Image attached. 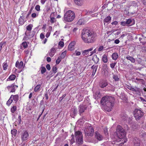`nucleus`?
Segmentation results:
<instances>
[{"instance_id": "nucleus-64", "label": "nucleus", "mask_w": 146, "mask_h": 146, "mask_svg": "<svg viewBox=\"0 0 146 146\" xmlns=\"http://www.w3.org/2000/svg\"><path fill=\"white\" fill-rule=\"evenodd\" d=\"M115 43L116 44H118L119 42V41L118 39H116L115 40Z\"/></svg>"}, {"instance_id": "nucleus-3", "label": "nucleus", "mask_w": 146, "mask_h": 146, "mask_svg": "<svg viewBox=\"0 0 146 146\" xmlns=\"http://www.w3.org/2000/svg\"><path fill=\"white\" fill-rule=\"evenodd\" d=\"M75 13L73 11L69 10L65 13L64 16V19L65 21L70 22L72 21L75 17Z\"/></svg>"}, {"instance_id": "nucleus-9", "label": "nucleus", "mask_w": 146, "mask_h": 146, "mask_svg": "<svg viewBox=\"0 0 146 146\" xmlns=\"http://www.w3.org/2000/svg\"><path fill=\"white\" fill-rule=\"evenodd\" d=\"M29 134L26 131H23L21 133V138L23 141L27 140L28 138Z\"/></svg>"}, {"instance_id": "nucleus-20", "label": "nucleus", "mask_w": 146, "mask_h": 146, "mask_svg": "<svg viewBox=\"0 0 146 146\" xmlns=\"http://www.w3.org/2000/svg\"><path fill=\"white\" fill-rule=\"evenodd\" d=\"M75 3L78 6H81L83 4L82 0H74Z\"/></svg>"}, {"instance_id": "nucleus-42", "label": "nucleus", "mask_w": 146, "mask_h": 146, "mask_svg": "<svg viewBox=\"0 0 146 146\" xmlns=\"http://www.w3.org/2000/svg\"><path fill=\"white\" fill-rule=\"evenodd\" d=\"M104 131L105 134L106 136L108 135V131L107 128L106 127H105L104 129Z\"/></svg>"}, {"instance_id": "nucleus-52", "label": "nucleus", "mask_w": 146, "mask_h": 146, "mask_svg": "<svg viewBox=\"0 0 146 146\" xmlns=\"http://www.w3.org/2000/svg\"><path fill=\"white\" fill-rule=\"evenodd\" d=\"M5 42H1L0 43V51H1V50L2 46L4 44H5Z\"/></svg>"}, {"instance_id": "nucleus-13", "label": "nucleus", "mask_w": 146, "mask_h": 146, "mask_svg": "<svg viewBox=\"0 0 146 146\" xmlns=\"http://www.w3.org/2000/svg\"><path fill=\"white\" fill-rule=\"evenodd\" d=\"M75 44V41H73L71 42L68 45V50L72 51L74 50V46Z\"/></svg>"}, {"instance_id": "nucleus-23", "label": "nucleus", "mask_w": 146, "mask_h": 146, "mask_svg": "<svg viewBox=\"0 0 146 146\" xmlns=\"http://www.w3.org/2000/svg\"><path fill=\"white\" fill-rule=\"evenodd\" d=\"M25 35L29 38H31L34 36L33 34H31L30 32L27 31H26L25 33Z\"/></svg>"}, {"instance_id": "nucleus-47", "label": "nucleus", "mask_w": 146, "mask_h": 146, "mask_svg": "<svg viewBox=\"0 0 146 146\" xmlns=\"http://www.w3.org/2000/svg\"><path fill=\"white\" fill-rule=\"evenodd\" d=\"M126 22V23H127V25H128L131 24L132 22V21L131 19H128L127 20Z\"/></svg>"}, {"instance_id": "nucleus-36", "label": "nucleus", "mask_w": 146, "mask_h": 146, "mask_svg": "<svg viewBox=\"0 0 146 146\" xmlns=\"http://www.w3.org/2000/svg\"><path fill=\"white\" fill-rule=\"evenodd\" d=\"M16 76L15 75L13 74L10 76L8 79L11 80H14Z\"/></svg>"}, {"instance_id": "nucleus-11", "label": "nucleus", "mask_w": 146, "mask_h": 146, "mask_svg": "<svg viewBox=\"0 0 146 146\" xmlns=\"http://www.w3.org/2000/svg\"><path fill=\"white\" fill-rule=\"evenodd\" d=\"M93 49V47H91L88 50H84L82 51V54L85 56H89V52L92 51Z\"/></svg>"}, {"instance_id": "nucleus-63", "label": "nucleus", "mask_w": 146, "mask_h": 146, "mask_svg": "<svg viewBox=\"0 0 146 146\" xmlns=\"http://www.w3.org/2000/svg\"><path fill=\"white\" fill-rule=\"evenodd\" d=\"M66 96V94L63 95H62V97H61L60 98V100H61L62 99H63L64 98V97H65Z\"/></svg>"}, {"instance_id": "nucleus-18", "label": "nucleus", "mask_w": 146, "mask_h": 146, "mask_svg": "<svg viewBox=\"0 0 146 146\" xmlns=\"http://www.w3.org/2000/svg\"><path fill=\"white\" fill-rule=\"evenodd\" d=\"M23 62L22 61H21L20 62H19L18 61H17L16 63L15 66L19 68H21L23 66Z\"/></svg>"}, {"instance_id": "nucleus-57", "label": "nucleus", "mask_w": 146, "mask_h": 146, "mask_svg": "<svg viewBox=\"0 0 146 146\" xmlns=\"http://www.w3.org/2000/svg\"><path fill=\"white\" fill-rule=\"evenodd\" d=\"M75 142V139L74 138L72 137L70 140L71 143L72 144Z\"/></svg>"}, {"instance_id": "nucleus-41", "label": "nucleus", "mask_w": 146, "mask_h": 146, "mask_svg": "<svg viewBox=\"0 0 146 146\" xmlns=\"http://www.w3.org/2000/svg\"><path fill=\"white\" fill-rule=\"evenodd\" d=\"M113 78L114 79L115 81H117L119 80V79L118 77L116 75H113Z\"/></svg>"}, {"instance_id": "nucleus-50", "label": "nucleus", "mask_w": 146, "mask_h": 146, "mask_svg": "<svg viewBox=\"0 0 146 146\" xmlns=\"http://www.w3.org/2000/svg\"><path fill=\"white\" fill-rule=\"evenodd\" d=\"M58 45L62 47H63L64 45V43L62 41H60Z\"/></svg>"}, {"instance_id": "nucleus-33", "label": "nucleus", "mask_w": 146, "mask_h": 146, "mask_svg": "<svg viewBox=\"0 0 146 146\" xmlns=\"http://www.w3.org/2000/svg\"><path fill=\"white\" fill-rule=\"evenodd\" d=\"M41 87L40 84H38L36 86L35 88L34 91L35 92H37L39 91V90Z\"/></svg>"}, {"instance_id": "nucleus-7", "label": "nucleus", "mask_w": 146, "mask_h": 146, "mask_svg": "<svg viewBox=\"0 0 146 146\" xmlns=\"http://www.w3.org/2000/svg\"><path fill=\"white\" fill-rule=\"evenodd\" d=\"M84 132L86 136H92L93 135L94 129L92 127L88 126L85 128Z\"/></svg>"}, {"instance_id": "nucleus-51", "label": "nucleus", "mask_w": 146, "mask_h": 146, "mask_svg": "<svg viewBox=\"0 0 146 146\" xmlns=\"http://www.w3.org/2000/svg\"><path fill=\"white\" fill-rule=\"evenodd\" d=\"M60 57H59L57 59L56 61V64H59L60 62Z\"/></svg>"}, {"instance_id": "nucleus-17", "label": "nucleus", "mask_w": 146, "mask_h": 146, "mask_svg": "<svg viewBox=\"0 0 146 146\" xmlns=\"http://www.w3.org/2000/svg\"><path fill=\"white\" fill-rule=\"evenodd\" d=\"M98 67V66H94V65L92 66L91 67V69L93 70L92 76H94L95 75L96 72Z\"/></svg>"}, {"instance_id": "nucleus-30", "label": "nucleus", "mask_w": 146, "mask_h": 146, "mask_svg": "<svg viewBox=\"0 0 146 146\" xmlns=\"http://www.w3.org/2000/svg\"><path fill=\"white\" fill-rule=\"evenodd\" d=\"M108 61V59L107 56L105 54L102 57V61L104 63H106Z\"/></svg>"}, {"instance_id": "nucleus-34", "label": "nucleus", "mask_w": 146, "mask_h": 146, "mask_svg": "<svg viewBox=\"0 0 146 146\" xmlns=\"http://www.w3.org/2000/svg\"><path fill=\"white\" fill-rule=\"evenodd\" d=\"M17 110V107L16 106H13L11 109V111L12 113H14Z\"/></svg>"}, {"instance_id": "nucleus-55", "label": "nucleus", "mask_w": 146, "mask_h": 146, "mask_svg": "<svg viewBox=\"0 0 146 146\" xmlns=\"http://www.w3.org/2000/svg\"><path fill=\"white\" fill-rule=\"evenodd\" d=\"M104 48V46H100L98 48V51H101Z\"/></svg>"}, {"instance_id": "nucleus-14", "label": "nucleus", "mask_w": 146, "mask_h": 146, "mask_svg": "<svg viewBox=\"0 0 146 146\" xmlns=\"http://www.w3.org/2000/svg\"><path fill=\"white\" fill-rule=\"evenodd\" d=\"M133 142L135 146H139L140 145V141L137 137H135L134 138Z\"/></svg>"}, {"instance_id": "nucleus-2", "label": "nucleus", "mask_w": 146, "mask_h": 146, "mask_svg": "<svg viewBox=\"0 0 146 146\" xmlns=\"http://www.w3.org/2000/svg\"><path fill=\"white\" fill-rule=\"evenodd\" d=\"M93 33L88 29H84L82 31L81 38L86 43H93L95 40Z\"/></svg>"}, {"instance_id": "nucleus-40", "label": "nucleus", "mask_w": 146, "mask_h": 146, "mask_svg": "<svg viewBox=\"0 0 146 146\" xmlns=\"http://www.w3.org/2000/svg\"><path fill=\"white\" fill-rule=\"evenodd\" d=\"M8 65L7 63H4L3 64V70H6L7 69Z\"/></svg>"}, {"instance_id": "nucleus-29", "label": "nucleus", "mask_w": 146, "mask_h": 146, "mask_svg": "<svg viewBox=\"0 0 146 146\" xmlns=\"http://www.w3.org/2000/svg\"><path fill=\"white\" fill-rule=\"evenodd\" d=\"M111 19L110 17L108 16L104 19V22L108 23L110 21Z\"/></svg>"}, {"instance_id": "nucleus-54", "label": "nucleus", "mask_w": 146, "mask_h": 146, "mask_svg": "<svg viewBox=\"0 0 146 146\" xmlns=\"http://www.w3.org/2000/svg\"><path fill=\"white\" fill-rule=\"evenodd\" d=\"M46 67L48 70H50L51 67L49 64H47L46 65Z\"/></svg>"}, {"instance_id": "nucleus-1", "label": "nucleus", "mask_w": 146, "mask_h": 146, "mask_svg": "<svg viewBox=\"0 0 146 146\" xmlns=\"http://www.w3.org/2000/svg\"><path fill=\"white\" fill-rule=\"evenodd\" d=\"M115 99L114 98L106 96L103 97L100 101V103L104 107V109L107 111H111L113 106Z\"/></svg>"}, {"instance_id": "nucleus-58", "label": "nucleus", "mask_w": 146, "mask_h": 146, "mask_svg": "<svg viewBox=\"0 0 146 146\" xmlns=\"http://www.w3.org/2000/svg\"><path fill=\"white\" fill-rule=\"evenodd\" d=\"M40 37L41 39L44 38V35L43 33H41L40 34Z\"/></svg>"}, {"instance_id": "nucleus-12", "label": "nucleus", "mask_w": 146, "mask_h": 146, "mask_svg": "<svg viewBox=\"0 0 146 146\" xmlns=\"http://www.w3.org/2000/svg\"><path fill=\"white\" fill-rule=\"evenodd\" d=\"M95 137L98 140L100 141L102 140L103 139V136L97 131L95 132Z\"/></svg>"}, {"instance_id": "nucleus-53", "label": "nucleus", "mask_w": 146, "mask_h": 146, "mask_svg": "<svg viewBox=\"0 0 146 146\" xmlns=\"http://www.w3.org/2000/svg\"><path fill=\"white\" fill-rule=\"evenodd\" d=\"M17 120L19 122V124H21V115H19L18 117V119Z\"/></svg>"}, {"instance_id": "nucleus-48", "label": "nucleus", "mask_w": 146, "mask_h": 146, "mask_svg": "<svg viewBox=\"0 0 146 146\" xmlns=\"http://www.w3.org/2000/svg\"><path fill=\"white\" fill-rule=\"evenodd\" d=\"M40 6L38 5H37L35 7V9L38 11L40 10Z\"/></svg>"}, {"instance_id": "nucleus-39", "label": "nucleus", "mask_w": 146, "mask_h": 146, "mask_svg": "<svg viewBox=\"0 0 146 146\" xmlns=\"http://www.w3.org/2000/svg\"><path fill=\"white\" fill-rule=\"evenodd\" d=\"M17 131L15 129H13L11 130V133L12 134L15 136L16 133Z\"/></svg>"}, {"instance_id": "nucleus-59", "label": "nucleus", "mask_w": 146, "mask_h": 146, "mask_svg": "<svg viewBox=\"0 0 146 146\" xmlns=\"http://www.w3.org/2000/svg\"><path fill=\"white\" fill-rule=\"evenodd\" d=\"M51 59L50 57H47L46 58V60L48 62H50L51 61Z\"/></svg>"}, {"instance_id": "nucleus-16", "label": "nucleus", "mask_w": 146, "mask_h": 146, "mask_svg": "<svg viewBox=\"0 0 146 146\" xmlns=\"http://www.w3.org/2000/svg\"><path fill=\"white\" fill-rule=\"evenodd\" d=\"M56 50L55 48H52L50 50V52H49V56L51 57L53 56L56 52Z\"/></svg>"}, {"instance_id": "nucleus-31", "label": "nucleus", "mask_w": 146, "mask_h": 146, "mask_svg": "<svg viewBox=\"0 0 146 146\" xmlns=\"http://www.w3.org/2000/svg\"><path fill=\"white\" fill-rule=\"evenodd\" d=\"M13 96H11L9 100L7 102L6 104L8 106H9L13 101L12 100V97Z\"/></svg>"}, {"instance_id": "nucleus-19", "label": "nucleus", "mask_w": 146, "mask_h": 146, "mask_svg": "<svg viewBox=\"0 0 146 146\" xmlns=\"http://www.w3.org/2000/svg\"><path fill=\"white\" fill-rule=\"evenodd\" d=\"M12 88L11 90L10 91V92H13L15 91V88H17L18 87L17 86L13 84H12L11 86H9L7 88Z\"/></svg>"}, {"instance_id": "nucleus-49", "label": "nucleus", "mask_w": 146, "mask_h": 146, "mask_svg": "<svg viewBox=\"0 0 146 146\" xmlns=\"http://www.w3.org/2000/svg\"><path fill=\"white\" fill-rule=\"evenodd\" d=\"M52 71L54 73H55L56 72L57 68L55 66H54L52 68Z\"/></svg>"}, {"instance_id": "nucleus-5", "label": "nucleus", "mask_w": 146, "mask_h": 146, "mask_svg": "<svg viewBox=\"0 0 146 146\" xmlns=\"http://www.w3.org/2000/svg\"><path fill=\"white\" fill-rule=\"evenodd\" d=\"M75 136L76 138V143L79 145L82 144L83 141L82 132L79 131H75Z\"/></svg>"}, {"instance_id": "nucleus-38", "label": "nucleus", "mask_w": 146, "mask_h": 146, "mask_svg": "<svg viewBox=\"0 0 146 146\" xmlns=\"http://www.w3.org/2000/svg\"><path fill=\"white\" fill-rule=\"evenodd\" d=\"M41 73L42 74H43L44 73H45L46 72V68H45V67L43 66H42L41 67Z\"/></svg>"}, {"instance_id": "nucleus-28", "label": "nucleus", "mask_w": 146, "mask_h": 146, "mask_svg": "<svg viewBox=\"0 0 146 146\" xmlns=\"http://www.w3.org/2000/svg\"><path fill=\"white\" fill-rule=\"evenodd\" d=\"M71 112L73 113L74 116L76 115L77 113V111L76 108L75 107L72 108L71 110Z\"/></svg>"}, {"instance_id": "nucleus-24", "label": "nucleus", "mask_w": 146, "mask_h": 146, "mask_svg": "<svg viewBox=\"0 0 146 146\" xmlns=\"http://www.w3.org/2000/svg\"><path fill=\"white\" fill-rule=\"evenodd\" d=\"M92 60L96 64L99 61V59L97 57L96 55H95L94 56Z\"/></svg>"}, {"instance_id": "nucleus-46", "label": "nucleus", "mask_w": 146, "mask_h": 146, "mask_svg": "<svg viewBox=\"0 0 146 146\" xmlns=\"http://www.w3.org/2000/svg\"><path fill=\"white\" fill-rule=\"evenodd\" d=\"M126 22L125 21H122L120 23L121 25L123 26H125L127 25Z\"/></svg>"}, {"instance_id": "nucleus-27", "label": "nucleus", "mask_w": 146, "mask_h": 146, "mask_svg": "<svg viewBox=\"0 0 146 146\" xmlns=\"http://www.w3.org/2000/svg\"><path fill=\"white\" fill-rule=\"evenodd\" d=\"M130 90H132V91H134L135 92H139V88H137L136 87H135V88L133 87H131V88H129Z\"/></svg>"}, {"instance_id": "nucleus-60", "label": "nucleus", "mask_w": 146, "mask_h": 146, "mask_svg": "<svg viewBox=\"0 0 146 146\" xmlns=\"http://www.w3.org/2000/svg\"><path fill=\"white\" fill-rule=\"evenodd\" d=\"M76 56H79L80 54V52L76 51Z\"/></svg>"}, {"instance_id": "nucleus-44", "label": "nucleus", "mask_w": 146, "mask_h": 146, "mask_svg": "<svg viewBox=\"0 0 146 146\" xmlns=\"http://www.w3.org/2000/svg\"><path fill=\"white\" fill-rule=\"evenodd\" d=\"M116 64V62L112 63L110 64V66L112 68H113Z\"/></svg>"}, {"instance_id": "nucleus-21", "label": "nucleus", "mask_w": 146, "mask_h": 146, "mask_svg": "<svg viewBox=\"0 0 146 146\" xmlns=\"http://www.w3.org/2000/svg\"><path fill=\"white\" fill-rule=\"evenodd\" d=\"M126 58L127 60L130 61L132 63H134L135 62V58L132 57L130 56L129 55H127Z\"/></svg>"}, {"instance_id": "nucleus-61", "label": "nucleus", "mask_w": 146, "mask_h": 146, "mask_svg": "<svg viewBox=\"0 0 146 146\" xmlns=\"http://www.w3.org/2000/svg\"><path fill=\"white\" fill-rule=\"evenodd\" d=\"M117 21H115L111 23V24L113 25H117Z\"/></svg>"}, {"instance_id": "nucleus-32", "label": "nucleus", "mask_w": 146, "mask_h": 146, "mask_svg": "<svg viewBox=\"0 0 146 146\" xmlns=\"http://www.w3.org/2000/svg\"><path fill=\"white\" fill-rule=\"evenodd\" d=\"M33 27V25L31 24L29 25L26 27V29L27 31H28L29 32L31 30Z\"/></svg>"}, {"instance_id": "nucleus-15", "label": "nucleus", "mask_w": 146, "mask_h": 146, "mask_svg": "<svg viewBox=\"0 0 146 146\" xmlns=\"http://www.w3.org/2000/svg\"><path fill=\"white\" fill-rule=\"evenodd\" d=\"M108 85V83L106 81H102L100 82L99 85L100 87L103 88L105 87Z\"/></svg>"}, {"instance_id": "nucleus-6", "label": "nucleus", "mask_w": 146, "mask_h": 146, "mask_svg": "<svg viewBox=\"0 0 146 146\" xmlns=\"http://www.w3.org/2000/svg\"><path fill=\"white\" fill-rule=\"evenodd\" d=\"M133 115L136 120L140 119L143 115V113L140 110L135 109L133 112Z\"/></svg>"}, {"instance_id": "nucleus-8", "label": "nucleus", "mask_w": 146, "mask_h": 146, "mask_svg": "<svg viewBox=\"0 0 146 146\" xmlns=\"http://www.w3.org/2000/svg\"><path fill=\"white\" fill-rule=\"evenodd\" d=\"M87 106L84 104H80L78 108L79 114L80 115L83 113L84 112L85 110L87 109Z\"/></svg>"}, {"instance_id": "nucleus-37", "label": "nucleus", "mask_w": 146, "mask_h": 146, "mask_svg": "<svg viewBox=\"0 0 146 146\" xmlns=\"http://www.w3.org/2000/svg\"><path fill=\"white\" fill-rule=\"evenodd\" d=\"M136 80H137L138 82H140V83H141V84H144V81L142 79L136 78Z\"/></svg>"}, {"instance_id": "nucleus-56", "label": "nucleus", "mask_w": 146, "mask_h": 146, "mask_svg": "<svg viewBox=\"0 0 146 146\" xmlns=\"http://www.w3.org/2000/svg\"><path fill=\"white\" fill-rule=\"evenodd\" d=\"M121 96H120V97L121 99L125 100V98H126L123 95V94H121Z\"/></svg>"}, {"instance_id": "nucleus-4", "label": "nucleus", "mask_w": 146, "mask_h": 146, "mask_svg": "<svg viewBox=\"0 0 146 146\" xmlns=\"http://www.w3.org/2000/svg\"><path fill=\"white\" fill-rule=\"evenodd\" d=\"M116 133L118 137L120 139L123 138L126 135L124 129L119 125H117V127Z\"/></svg>"}, {"instance_id": "nucleus-25", "label": "nucleus", "mask_w": 146, "mask_h": 146, "mask_svg": "<svg viewBox=\"0 0 146 146\" xmlns=\"http://www.w3.org/2000/svg\"><path fill=\"white\" fill-rule=\"evenodd\" d=\"M13 96L12 97V100L13 101L14 100L16 102H17L19 99V96L18 95H11Z\"/></svg>"}, {"instance_id": "nucleus-45", "label": "nucleus", "mask_w": 146, "mask_h": 146, "mask_svg": "<svg viewBox=\"0 0 146 146\" xmlns=\"http://www.w3.org/2000/svg\"><path fill=\"white\" fill-rule=\"evenodd\" d=\"M50 21L51 23H53L55 22V19L54 17H50Z\"/></svg>"}, {"instance_id": "nucleus-35", "label": "nucleus", "mask_w": 146, "mask_h": 146, "mask_svg": "<svg viewBox=\"0 0 146 146\" xmlns=\"http://www.w3.org/2000/svg\"><path fill=\"white\" fill-rule=\"evenodd\" d=\"M66 54V51H64L62 52L61 54L60 57L61 59H63L65 57Z\"/></svg>"}, {"instance_id": "nucleus-10", "label": "nucleus", "mask_w": 146, "mask_h": 146, "mask_svg": "<svg viewBox=\"0 0 146 146\" xmlns=\"http://www.w3.org/2000/svg\"><path fill=\"white\" fill-rule=\"evenodd\" d=\"M101 95L99 90H97L94 92V98L96 99H98L101 97Z\"/></svg>"}, {"instance_id": "nucleus-43", "label": "nucleus", "mask_w": 146, "mask_h": 146, "mask_svg": "<svg viewBox=\"0 0 146 146\" xmlns=\"http://www.w3.org/2000/svg\"><path fill=\"white\" fill-rule=\"evenodd\" d=\"M22 45L24 48H26L28 46L27 42H23Z\"/></svg>"}, {"instance_id": "nucleus-62", "label": "nucleus", "mask_w": 146, "mask_h": 146, "mask_svg": "<svg viewBox=\"0 0 146 146\" xmlns=\"http://www.w3.org/2000/svg\"><path fill=\"white\" fill-rule=\"evenodd\" d=\"M31 16L32 17L35 18L36 16V14L35 13H33L32 14Z\"/></svg>"}, {"instance_id": "nucleus-22", "label": "nucleus", "mask_w": 146, "mask_h": 146, "mask_svg": "<svg viewBox=\"0 0 146 146\" xmlns=\"http://www.w3.org/2000/svg\"><path fill=\"white\" fill-rule=\"evenodd\" d=\"M111 56L113 60H116L118 58V55L117 53L115 52L112 54Z\"/></svg>"}, {"instance_id": "nucleus-26", "label": "nucleus", "mask_w": 146, "mask_h": 146, "mask_svg": "<svg viewBox=\"0 0 146 146\" xmlns=\"http://www.w3.org/2000/svg\"><path fill=\"white\" fill-rule=\"evenodd\" d=\"M24 17L21 16L19 19V23L20 25H22L24 23Z\"/></svg>"}]
</instances>
